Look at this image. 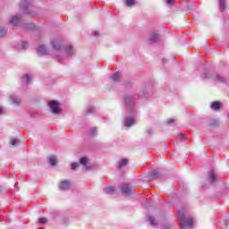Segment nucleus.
Wrapping results in <instances>:
<instances>
[{
    "instance_id": "f257e3e1",
    "label": "nucleus",
    "mask_w": 229,
    "mask_h": 229,
    "mask_svg": "<svg viewBox=\"0 0 229 229\" xmlns=\"http://www.w3.org/2000/svg\"><path fill=\"white\" fill-rule=\"evenodd\" d=\"M123 103L125 106L126 113L129 115H135L137 108L135 107V98L131 95H126L123 98Z\"/></svg>"
},
{
    "instance_id": "f03ea898",
    "label": "nucleus",
    "mask_w": 229,
    "mask_h": 229,
    "mask_svg": "<svg viewBox=\"0 0 229 229\" xmlns=\"http://www.w3.org/2000/svg\"><path fill=\"white\" fill-rule=\"evenodd\" d=\"M52 46L55 51H58L59 53H65V55H67V58H72V55L75 53L72 46L62 47V42L58 40L52 41Z\"/></svg>"
},
{
    "instance_id": "7ed1b4c3",
    "label": "nucleus",
    "mask_w": 229,
    "mask_h": 229,
    "mask_svg": "<svg viewBox=\"0 0 229 229\" xmlns=\"http://www.w3.org/2000/svg\"><path fill=\"white\" fill-rule=\"evenodd\" d=\"M178 219L181 229L192 228V218H185V214L182 213V211L178 212Z\"/></svg>"
},
{
    "instance_id": "20e7f679",
    "label": "nucleus",
    "mask_w": 229,
    "mask_h": 229,
    "mask_svg": "<svg viewBox=\"0 0 229 229\" xmlns=\"http://www.w3.org/2000/svg\"><path fill=\"white\" fill-rule=\"evenodd\" d=\"M120 191L125 196H133L135 194V188L131 183H122L120 185Z\"/></svg>"
},
{
    "instance_id": "39448f33",
    "label": "nucleus",
    "mask_w": 229,
    "mask_h": 229,
    "mask_svg": "<svg viewBox=\"0 0 229 229\" xmlns=\"http://www.w3.org/2000/svg\"><path fill=\"white\" fill-rule=\"evenodd\" d=\"M204 78H207L208 80H211L212 81H218L219 83L225 81V78L219 74V73H212L210 72H208L204 74Z\"/></svg>"
},
{
    "instance_id": "423d86ee",
    "label": "nucleus",
    "mask_w": 229,
    "mask_h": 229,
    "mask_svg": "<svg viewBox=\"0 0 229 229\" xmlns=\"http://www.w3.org/2000/svg\"><path fill=\"white\" fill-rule=\"evenodd\" d=\"M48 106L50 108V112L55 115H58L60 114V103L56 100H51L48 103Z\"/></svg>"
},
{
    "instance_id": "0eeeda50",
    "label": "nucleus",
    "mask_w": 229,
    "mask_h": 229,
    "mask_svg": "<svg viewBox=\"0 0 229 229\" xmlns=\"http://www.w3.org/2000/svg\"><path fill=\"white\" fill-rule=\"evenodd\" d=\"M20 10L26 13L27 15H33L31 11L30 10V0H21L20 4Z\"/></svg>"
},
{
    "instance_id": "6e6552de",
    "label": "nucleus",
    "mask_w": 229,
    "mask_h": 229,
    "mask_svg": "<svg viewBox=\"0 0 229 229\" xmlns=\"http://www.w3.org/2000/svg\"><path fill=\"white\" fill-rule=\"evenodd\" d=\"M131 116L126 117L124 119V126L126 128H130L135 124V118L133 117L135 114H131Z\"/></svg>"
},
{
    "instance_id": "1a4fd4ad",
    "label": "nucleus",
    "mask_w": 229,
    "mask_h": 229,
    "mask_svg": "<svg viewBox=\"0 0 229 229\" xmlns=\"http://www.w3.org/2000/svg\"><path fill=\"white\" fill-rule=\"evenodd\" d=\"M60 191H69L71 189V181H62L59 183Z\"/></svg>"
},
{
    "instance_id": "9d476101",
    "label": "nucleus",
    "mask_w": 229,
    "mask_h": 229,
    "mask_svg": "<svg viewBox=\"0 0 229 229\" xmlns=\"http://www.w3.org/2000/svg\"><path fill=\"white\" fill-rule=\"evenodd\" d=\"M160 176H161L160 169L153 170L148 174L149 180H157V178H160Z\"/></svg>"
},
{
    "instance_id": "9b49d317",
    "label": "nucleus",
    "mask_w": 229,
    "mask_h": 229,
    "mask_svg": "<svg viewBox=\"0 0 229 229\" xmlns=\"http://www.w3.org/2000/svg\"><path fill=\"white\" fill-rule=\"evenodd\" d=\"M217 179H218V175H217V174H216V172L210 171L208 173V180L209 183H214L215 182H217Z\"/></svg>"
},
{
    "instance_id": "f8f14e48",
    "label": "nucleus",
    "mask_w": 229,
    "mask_h": 229,
    "mask_svg": "<svg viewBox=\"0 0 229 229\" xmlns=\"http://www.w3.org/2000/svg\"><path fill=\"white\" fill-rule=\"evenodd\" d=\"M9 22L12 24V26H19V22H21V16H13L12 19L9 20Z\"/></svg>"
},
{
    "instance_id": "ddd939ff",
    "label": "nucleus",
    "mask_w": 229,
    "mask_h": 229,
    "mask_svg": "<svg viewBox=\"0 0 229 229\" xmlns=\"http://www.w3.org/2000/svg\"><path fill=\"white\" fill-rule=\"evenodd\" d=\"M10 101L13 105H15V106H19V105H21V98L15 95H12L10 97Z\"/></svg>"
},
{
    "instance_id": "4468645a",
    "label": "nucleus",
    "mask_w": 229,
    "mask_h": 229,
    "mask_svg": "<svg viewBox=\"0 0 229 229\" xmlns=\"http://www.w3.org/2000/svg\"><path fill=\"white\" fill-rule=\"evenodd\" d=\"M38 53H40L41 55H49V48H47L46 46L44 45H40L38 47Z\"/></svg>"
},
{
    "instance_id": "2eb2a0df",
    "label": "nucleus",
    "mask_w": 229,
    "mask_h": 229,
    "mask_svg": "<svg viewBox=\"0 0 229 229\" xmlns=\"http://www.w3.org/2000/svg\"><path fill=\"white\" fill-rule=\"evenodd\" d=\"M103 191L105 192V194H114V192H115V187L114 186L105 187Z\"/></svg>"
},
{
    "instance_id": "dca6fc26",
    "label": "nucleus",
    "mask_w": 229,
    "mask_h": 229,
    "mask_svg": "<svg viewBox=\"0 0 229 229\" xmlns=\"http://www.w3.org/2000/svg\"><path fill=\"white\" fill-rule=\"evenodd\" d=\"M158 38H160V36L157 33H152L150 34L148 40L149 42H157Z\"/></svg>"
},
{
    "instance_id": "f3484780",
    "label": "nucleus",
    "mask_w": 229,
    "mask_h": 229,
    "mask_svg": "<svg viewBox=\"0 0 229 229\" xmlns=\"http://www.w3.org/2000/svg\"><path fill=\"white\" fill-rule=\"evenodd\" d=\"M222 106L223 104H221V102L215 101L211 104V109L217 111L221 109Z\"/></svg>"
},
{
    "instance_id": "a211bd4d",
    "label": "nucleus",
    "mask_w": 229,
    "mask_h": 229,
    "mask_svg": "<svg viewBox=\"0 0 229 229\" xmlns=\"http://www.w3.org/2000/svg\"><path fill=\"white\" fill-rule=\"evenodd\" d=\"M129 163V160L126 158H123L118 161V168L123 169V167H126V165Z\"/></svg>"
},
{
    "instance_id": "6ab92c4d",
    "label": "nucleus",
    "mask_w": 229,
    "mask_h": 229,
    "mask_svg": "<svg viewBox=\"0 0 229 229\" xmlns=\"http://www.w3.org/2000/svg\"><path fill=\"white\" fill-rule=\"evenodd\" d=\"M220 11L225 12L226 10V0H218Z\"/></svg>"
},
{
    "instance_id": "aec40b11",
    "label": "nucleus",
    "mask_w": 229,
    "mask_h": 229,
    "mask_svg": "<svg viewBox=\"0 0 229 229\" xmlns=\"http://www.w3.org/2000/svg\"><path fill=\"white\" fill-rule=\"evenodd\" d=\"M94 112H95V109H94L93 106H89L85 109V114L86 115H89V114H94Z\"/></svg>"
},
{
    "instance_id": "412c9836",
    "label": "nucleus",
    "mask_w": 229,
    "mask_h": 229,
    "mask_svg": "<svg viewBox=\"0 0 229 229\" xmlns=\"http://www.w3.org/2000/svg\"><path fill=\"white\" fill-rule=\"evenodd\" d=\"M48 162H49L50 165H56V162H58V159H56V157L51 156L48 158Z\"/></svg>"
},
{
    "instance_id": "4be33fe9",
    "label": "nucleus",
    "mask_w": 229,
    "mask_h": 229,
    "mask_svg": "<svg viewBox=\"0 0 229 229\" xmlns=\"http://www.w3.org/2000/svg\"><path fill=\"white\" fill-rule=\"evenodd\" d=\"M111 79L113 81H119V80H121V75L118 72H114L112 74Z\"/></svg>"
},
{
    "instance_id": "5701e85b",
    "label": "nucleus",
    "mask_w": 229,
    "mask_h": 229,
    "mask_svg": "<svg viewBox=\"0 0 229 229\" xmlns=\"http://www.w3.org/2000/svg\"><path fill=\"white\" fill-rule=\"evenodd\" d=\"M80 164L84 166L87 165V164H89V158L85 157H81L80 159Z\"/></svg>"
},
{
    "instance_id": "b1692460",
    "label": "nucleus",
    "mask_w": 229,
    "mask_h": 229,
    "mask_svg": "<svg viewBox=\"0 0 229 229\" xmlns=\"http://www.w3.org/2000/svg\"><path fill=\"white\" fill-rule=\"evenodd\" d=\"M148 221L152 225V226H157V220H155V217L148 216Z\"/></svg>"
},
{
    "instance_id": "393cba45",
    "label": "nucleus",
    "mask_w": 229,
    "mask_h": 229,
    "mask_svg": "<svg viewBox=\"0 0 229 229\" xmlns=\"http://www.w3.org/2000/svg\"><path fill=\"white\" fill-rule=\"evenodd\" d=\"M28 47H30V43H28L27 41L21 42V49H28Z\"/></svg>"
},
{
    "instance_id": "a878e982",
    "label": "nucleus",
    "mask_w": 229,
    "mask_h": 229,
    "mask_svg": "<svg viewBox=\"0 0 229 229\" xmlns=\"http://www.w3.org/2000/svg\"><path fill=\"white\" fill-rule=\"evenodd\" d=\"M89 134L92 135L93 137L98 135V128L93 127L89 130Z\"/></svg>"
},
{
    "instance_id": "bb28decb",
    "label": "nucleus",
    "mask_w": 229,
    "mask_h": 229,
    "mask_svg": "<svg viewBox=\"0 0 229 229\" xmlns=\"http://www.w3.org/2000/svg\"><path fill=\"white\" fill-rule=\"evenodd\" d=\"M7 31H8V30L4 29V28H1L0 29V38L2 37H4L6 35V33H7Z\"/></svg>"
},
{
    "instance_id": "cd10ccee",
    "label": "nucleus",
    "mask_w": 229,
    "mask_h": 229,
    "mask_svg": "<svg viewBox=\"0 0 229 229\" xmlns=\"http://www.w3.org/2000/svg\"><path fill=\"white\" fill-rule=\"evenodd\" d=\"M23 81H26V83H30V81H31V76H30V74H25L23 76Z\"/></svg>"
},
{
    "instance_id": "c85d7f7f",
    "label": "nucleus",
    "mask_w": 229,
    "mask_h": 229,
    "mask_svg": "<svg viewBox=\"0 0 229 229\" xmlns=\"http://www.w3.org/2000/svg\"><path fill=\"white\" fill-rule=\"evenodd\" d=\"M79 165H80V163H72V164H71V169H72V171H76L77 168L79 167Z\"/></svg>"
},
{
    "instance_id": "c756f323",
    "label": "nucleus",
    "mask_w": 229,
    "mask_h": 229,
    "mask_svg": "<svg viewBox=\"0 0 229 229\" xmlns=\"http://www.w3.org/2000/svg\"><path fill=\"white\" fill-rule=\"evenodd\" d=\"M135 4V0H126V6L131 7Z\"/></svg>"
},
{
    "instance_id": "7c9ffc66",
    "label": "nucleus",
    "mask_w": 229,
    "mask_h": 229,
    "mask_svg": "<svg viewBox=\"0 0 229 229\" xmlns=\"http://www.w3.org/2000/svg\"><path fill=\"white\" fill-rule=\"evenodd\" d=\"M38 223H41V225H46V223H47V218L41 217L38 219Z\"/></svg>"
},
{
    "instance_id": "2f4dec72",
    "label": "nucleus",
    "mask_w": 229,
    "mask_h": 229,
    "mask_svg": "<svg viewBox=\"0 0 229 229\" xmlns=\"http://www.w3.org/2000/svg\"><path fill=\"white\" fill-rule=\"evenodd\" d=\"M12 146H17L19 144V140L13 139L11 140Z\"/></svg>"
},
{
    "instance_id": "473e14b6",
    "label": "nucleus",
    "mask_w": 229,
    "mask_h": 229,
    "mask_svg": "<svg viewBox=\"0 0 229 229\" xmlns=\"http://www.w3.org/2000/svg\"><path fill=\"white\" fill-rule=\"evenodd\" d=\"M176 120L173 119V118H169L168 120H166V124H173V123H174Z\"/></svg>"
},
{
    "instance_id": "72a5a7b5",
    "label": "nucleus",
    "mask_w": 229,
    "mask_h": 229,
    "mask_svg": "<svg viewBox=\"0 0 229 229\" xmlns=\"http://www.w3.org/2000/svg\"><path fill=\"white\" fill-rule=\"evenodd\" d=\"M56 60H57L58 62H63V61H64V57H62V55H57V56H56Z\"/></svg>"
},
{
    "instance_id": "f704fd0d",
    "label": "nucleus",
    "mask_w": 229,
    "mask_h": 229,
    "mask_svg": "<svg viewBox=\"0 0 229 229\" xmlns=\"http://www.w3.org/2000/svg\"><path fill=\"white\" fill-rule=\"evenodd\" d=\"M167 4H174V0H166Z\"/></svg>"
},
{
    "instance_id": "c9c22d12",
    "label": "nucleus",
    "mask_w": 229,
    "mask_h": 229,
    "mask_svg": "<svg viewBox=\"0 0 229 229\" xmlns=\"http://www.w3.org/2000/svg\"><path fill=\"white\" fill-rule=\"evenodd\" d=\"M181 140L183 142V141L186 140V138H185V137H182V138H181Z\"/></svg>"
},
{
    "instance_id": "e433bc0d",
    "label": "nucleus",
    "mask_w": 229,
    "mask_h": 229,
    "mask_svg": "<svg viewBox=\"0 0 229 229\" xmlns=\"http://www.w3.org/2000/svg\"><path fill=\"white\" fill-rule=\"evenodd\" d=\"M3 190H4L3 186L0 185V192H3Z\"/></svg>"
},
{
    "instance_id": "4c0bfd02",
    "label": "nucleus",
    "mask_w": 229,
    "mask_h": 229,
    "mask_svg": "<svg viewBox=\"0 0 229 229\" xmlns=\"http://www.w3.org/2000/svg\"><path fill=\"white\" fill-rule=\"evenodd\" d=\"M1 114H3V108L2 107H0V115H1Z\"/></svg>"
},
{
    "instance_id": "58836bf2",
    "label": "nucleus",
    "mask_w": 229,
    "mask_h": 229,
    "mask_svg": "<svg viewBox=\"0 0 229 229\" xmlns=\"http://www.w3.org/2000/svg\"><path fill=\"white\" fill-rule=\"evenodd\" d=\"M95 35H98V32H95Z\"/></svg>"
}]
</instances>
